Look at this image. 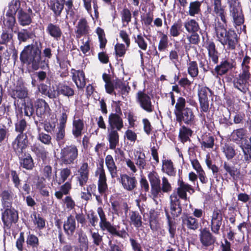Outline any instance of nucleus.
<instances>
[{"mask_svg": "<svg viewBox=\"0 0 251 251\" xmlns=\"http://www.w3.org/2000/svg\"><path fill=\"white\" fill-rule=\"evenodd\" d=\"M216 17L215 30L218 40L224 46H227V50H234L238 43V37L232 30H226V12L225 9L214 13Z\"/></svg>", "mask_w": 251, "mask_h": 251, "instance_id": "f257e3e1", "label": "nucleus"}, {"mask_svg": "<svg viewBox=\"0 0 251 251\" xmlns=\"http://www.w3.org/2000/svg\"><path fill=\"white\" fill-rule=\"evenodd\" d=\"M20 59L34 70L48 67V61L42 57L41 50L37 43L25 46L20 54Z\"/></svg>", "mask_w": 251, "mask_h": 251, "instance_id": "f03ea898", "label": "nucleus"}, {"mask_svg": "<svg viewBox=\"0 0 251 251\" xmlns=\"http://www.w3.org/2000/svg\"><path fill=\"white\" fill-rule=\"evenodd\" d=\"M175 107L177 122L180 124L183 122L187 125H191L194 122L195 116L192 110L186 107V100L184 98L180 97L177 99Z\"/></svg>", "mask_w": 251, "mask_h": 251, "instance_id": "7ed1b4c3", "label": "nucleus"}, {"mask_svg": "<svg viewBox=\"0 0 251 251\" xmlns=\"http://www.w3.org/2000/svg\"><path fill=\"white\" fill-rule=\"evenodd\" d=\"M60 160L62 164L68 165L74 164L77 159L78 151L76 146H66L60 151Z\"/></svg>", "mask_w": 251, "mask_h": 251, "instance_id": "20e7f679", "label": "nucleus"}, {"mask_svg": "<svg viewBox=\"0 0 251 251\" xmlns=\"http://www.w3.org/2000/svg\"><path fill=\"white\" fill-rule=\"evenodd\" d=\"M97 212L100 218L99 225L101 230L104 231L106 230L113 235L120 237H125L126 236V231H124L120 233L117 230L116 228L107 220L106 215L101 207L98 208Z\"/></svg>", "mask_w": 251, "mask_h": 251, "instance_id": "39448f33", "label": "nucleus"}, {"mask_svg": "<svg viewBox=\"0 0 251 251\" xmlns=\"http://www.w3.org/2000/svg\"><path fill=\"white\" fill-rule=\"evenodd\" d=\"M211 90L205 86L199 87L198 89L199 100L201 111L208 112L209 110V97L212 95Z\"/></svg>", "mask_w": 251, "mask_h": 251, "instance_id": "423d86ee", "label": "nucleus"}, {"mask_svg": "<svg viewBox=\"0 0 251 251\" xmlns=\"http://www.w3.org/2000/svg\"><path fill=\"white\" fill-rule=\"evenodd\" d=\"M229 13L236 25H241L244 23V16L239 2L233 1L230 3Z\"/></svg>", "mask_w": 251, "mask_h": 251, "instance_id": "0eeeda50", "label": "nucleus"}, {"mask_svg": "<svg viewBox=\"0 0 251 251\" xmlns=\"http://www.w3.org/2000/svg\"><path fill=\"white\" fill-rule=\"evenodd\" d=\"M136 98L137 103L143 109L149 113L153 111V106L151 101V98L144 91H138Z\"/></svg>", "mask_w": 251, "mask_h": 251, "instance_id": "6e6552de", "label": "nucleus"}, {"mask_svg": "<svg viewBox=\"0 0 251 251\" xmlns=\"http://www.w3.org/2000/svg\"><path fill=\"white\" fill-rule=\"evenodd\" d=\"M251 76V74L241 72L238 77H236L233 81L235 88L241 92L245 93L248 90L249 80Z\"/></svg>", "mask_w": 251, "mask_h": 251, "instance_id": "1a4fd4ad", "label": "nucleus"}, {"mask_svg": "<svg viewBox=\"0 0 251 251\" xmlns=\"http://www.w3.org/2000/svg\"><path fill=\"white\" fill-rule=\"evenodd\" d=\"M211 217V230L213 233L218 234L219 233L220 227L223 223V216L221 210L217 208L214 209Z\"/></svg>", "mask_w": 251, "mask_h": 251, "instance_id": "9d476101", "label": "nucleus"}, {"mask_svg": "<svg viewBox=\"0 0 251 251\" xmlns=\"http://www.w3.org/2000/svg\"><path fill=\"white\" fill-rule=\"evenodd\" d=\"M27 143L26 135L19 134L12 143V147L16 153L20 155L25 151L27 146Z\"/></svg>", "mask_w": 251, "mask_h": 251, "instance_id": "9b49d317", "label": "nucleus"}, {"mask_svg": "<svg viewBox=\"0 0 251 251\" xmlns=\"http://www.w3.org/2000/svg\"><path fill=\"white\" fill-rule=\"evenodd\" d=\"M96 175L98 176L99 178L98 182L99 192L100 194H104L108 190V186L103 164L100 165V166L98 168Z\"/></svg>", "mask_w": 251, "mask_h": 251, "instance_id": "f8f14e48", "label": "nucleus"}, {"mask_svg": "<svg viewBox=\"0 0 251 251\" xmlns=\"http://www.w3.org/2000/svg\"><path fill=\"white\" fill-rule=\"evenodd\" d=\"M170 213L174 218L178 217L181 213L182 208L179 198L177 194H173L170 196Z\"/></svg>", "mask_w": 251, "mask_h": 251, "instance_id": "ddd939ff", "label": "nucleus"}, {"mask_svg": "<svg viewBox=\"0 0 251 251\" xmlns=\"http://www.w3.org/2000/svg\"><path fill=\"white\" fill-rule=\"evenodd\" d=\"M199 238L202 246L208 247L213 245L216 242V238L206 228L200 230Z\"/></svg>", "mask_w": 251, "mask_h": 251, "instance_id": "4468645a", "label": "nucleus"}, {"mask_svg": "<svg viewBox=\"0 0 251 251\" xmlns=\"http://www.w3.org/2000/svg\"><path fill=\"white\" fill-rule=\"evenodd\" d=\"M124 127L122 118L116 113H111L108 117V129L120 131Z\"/></svg>", "mask_w": 251, "mask_h": 251, "instance_id": "2eb2a0df", "label": "nucleus"}, {"mask_svg": "<svg viewBox=\"0 0 251 251\" xmlns=\"http://www.w3.org/2000/svg\"><path fill=\"white\" fill-rule=\"evenodd\" d=\"M194 189L192 187L188 184L181 181H178V187L177 188V193L178 197L182 200H187L188 198L187 196V192L190 194H192L194 193Z\"/></svg>", "mask_w": 251, "mask_h": 251, "instance_id": "dca6fc26", "label": "nucleus"}, {"mask_svg": "<svg viewBox=\"0 0 251 251\" xmlns=\"http://www.w3.org/2000/svg\"><path fill=\"white\" fill-rule=\"evenodd\" d=\"M4 225L9 227L12 223H16L18 219L17 212L14 209H6L2 216Z\"/></svg>", "mask_w": 251, "mask_h": 251, "instance_id": "f3484780", "label": "nucleus"}, {"mask_svg": "<svg viewBox=\"0 0 251 251\" xmlns=\"http://www.w3.org/2000/svg\"><path fill=\"white\" fill-rule=\"evenodd\" d=\"M72 79L78 89L83 88L86 85L84 73L82 71L72 69Z\"/></svg>", "mask_w": 251, "mask_h": 251, "instance_id": "a211bd4d", "label": "nucleus"}, {"mask_svg": "<svg viewBox=\"0 0 251 251\" xmlns=\"http://www.w3.org/2000/svg\"><path fill=\"white\" fill-rule=\"evenodd\" d=\"M120 182L124 189L128 191L133 190L136 186L137 181L135 177H131L126 174L121 175Z\"/></svg>", "mask_w": 251, "mask_h": 251, "instance_id": "6ab92c4d", "label": "nucleus"}, {"mask_svg": "<svg viewBox=\"0 0 251 251\" xmlns=\"http://www.w3.org/2000/svg\"><path fill=\"white\" fill-rule=\"evenodd\" d=\"M148 178L151 186V193L154 197L156 192L160 190V177L156 172L152 171L148 174Z\"/></svg>", "mask_w": 251, "mask_h": 251, "instance_id": "aec40b11", "label": "nucleus"}, {"mask_svg": "<svg viewBox=\"0 0 251 251\" xmlns=\"http://www.w3.org/2000/svg\"><path fill=\"white\" fill-rule=\"evenodd\" d=\"M63 228L65 233L68 236H72L76 229V223L75 217L72 215L68 217L64 222Z\"/></svg>", "mask_w": 251, "mask_h": 251, "instance_id": "412c9836", "label": "nucleus"}, {"mask_svg": "<svg viewBox=\"0 0 251 251\" xmlns=\"http://www.w3.org/2000/svg\"><path fill=\"white\" fill-rule=\"evenodd\" d=\"M240 146L244 153V160L249 163L251 162V137L249 138L246 137Z\"/></svg>", "mask_w": 251, "mask_h": 251, "instance_id": "4be33fe9", "label": "nucleus"}, {"mask_svg": "<svg viewBox=\"0 0 251 251\" xmlns=\"http://www.w3.org/2000/svg\"><path fill=\"white\" fill-rule=\"evenodd\" d=\"M78 175L77 176V180L78 181L80 186H84L88 179L89 170L87 163L82 164L78 171Z\"/></svg>", "mask_w": 251, "mask_h": 251, "instance_id": "5701e85b", "label": "nucleus"}, {"mask_svg": "<svg viewBox=\"0 0 251 251\" xmlns=\"http://www.w3.org/2000/svg\"><path fill=\"white\" fill-rule=\"evenodd\" d=\"M247 134V130L244 128L242 127L234 129L230 134V140L240 145L241 143L246 137Z\"/></svg>", "mask_w": 251, "mask_h": 251, "instance_id": "b1692460", "label": "nucleus"}, {"mask_svg": "<svg viewBox=\"0 0 251 251\" xmlns=\"http://www.w3.org/2000/svg\"><path fill=\"white\" fill-rule=\"evenodd\" d=\"M89 30V27L87 20L85 18H81L76 26L75 32L76 34V37L79 38L81 36L86 35L88 33Z\"/></svg>", "mask_w": 251, "mask_h": 251, "instance_id": "393cba45", "label": "nucleus"}, {"mask_svg": "<svg viewBox=\"0 0 251 251\" xmlns=\"http://www.w3.org/2000/svg\"><path fill=\"white\" fill-rule=\"evenodd\" d=\"M235 64L232 60H225L215 67V71L218 75H222L235 67Z\"/></svg>", "mask_w": 251, "mask_h": 251, "instance_id": "a878e982", "label": "nucleus"}, {"mask_svg": "<svg viewBox=\"0 0 251 251\" xmlns=\"http://www.w3.org/2000/svg\"><path fill=\"white\" fill-rule=\"evenodd\" d=\"M11 97L16 99H24L25 101L29 99L28 97V90L26 87L24 86H16V88L12 90L11 92Z\"/></svg>", "mask_w": 251, "mask_h": 251, "instance_id": "bb28decb", "label": "nucleus"}, {"mask_svg": "<svg viewBox=\"0 0 251 251\" xmlns=\"http://www.w3.org/2000/svg\"><path fill=\"white\" fill-rule=\"evenodd\" d=\"M207 50L209 59L214 64H217L219 60V53L216 49L215 44L213 42H209L206 47Z\"/></svg>", "mask_w": 251, "mask_h": 251, "instance_id": "cd10ccee", "label": "nucleus"}, {"mask_svg": "<svg viewBox=\"0 0 251 251\" xmlns=\"http://www.w3.org/2000/svg\"><path fill=\"white\" fill-rule=\"evenodd\" d=\"M56 95H62L68 98L73 97L75 94V91L73 88L65 84H59L57 88Z\"/></svg>", "mask_w": 251, "mask_h": 251, "instance_id": "c85d7f7f", "label": "nucleus"}, {"mask_svg": "<svg viewBox=\"0 0 251 251\" xmlns=\"http://www.w3.org/2000/svg\"><path fill=\"white\" fill-rule=\"evenodd\" d=\"M105 164L110 174L111 177H117L118 176L117 167H116L113 158L111 155H108L106 156Z\"/></svg>", "mask_w": 251, "mask_h": 251, "instance_id": "c756f323", "label": "nucleus"}, {"mask_svg": "<svg viewBox=\"0 0 251 251\" xmlns=\"http://www.w3.org/2000/svg\"><path fill=\"white\" fill-rule=\"evenodd\" d=\"M46 31L50 36L56 40L60 39L62 35V31L60 27L52 23H49L47 25Z\"/></svg>", "mask_w": 251, "mask_h": 251, "instance_id": "7c9ffc66", "label": "nucleus"}, {"mask_svg": "<svg viewBox=\"0 0 251 251\" xmlns=\"http://www.w3.org/2000/svg\"><path fill=\"white\" fill-rule=\"evenodd\" d=\"M202 2L198 0L191 1L189 3L186 13L191 17H195L201 12V6Z\"/></svg>", "mask_w": 251, "mask_h": 251, "instance_id": "2f4dec72", "label": "nucleus"}, {"mask_svg": "<svg viewBox=\"0 0 251 251\" xmlns=\"http://www.w3.org/2000/svg\"><path fill=\"white\" fill-rule=\"evenodd\" d=\"M108 139L109 142V148L113 150L119 143V134L116 130L108 129Z\"/></svg>", "mask_w": 251, "mask_h": 251, "instance_id": "473e14b6", "label": "nucleus"}, {"mask_svg": "<svg viewBox=\"0 0 251 251\" xmlns=\"http://www.w3.org/2000/svg\"><path fill=\"white\" fill-rule=\"evenodd\" d=\"M102 78L105 83V88L106 92L109 94L114 93L116 96V93L114 91L115 89L116 80L111 81L110 76L106 74H103Z\"/></svg>", "mask_w": 251, "mask_h": 251, "instance_id": "72a5a7b5", "label": "nucleus"}, {"mask_svg": "<svg viewBox=\"0 0 251 251\" xmlns=\"http://www.w3.org/2000/svg\"><path fill=\"white\" fill-rule=\"evenodd\" d=\"M182 223L191 230H195L199 227L198 220L193 216H186L182 219Z\"/></svg>", "mask_w": 251, "mask_h": 251, "instance_id": "f704fd0d", "label": "nucleus"}, {"mask_svg": "<svg viewBox=\"0 0 251 251\" xmlns=\"http://www.w3.org/2000/svg\"><path fill=\"white\" fill-rule=\"evenodd\" d=\"M135 161L136 165L141 172L143 170L146 169L147 161L144 153L141 151H137L135 155Z\"/></svg>", "mask_w": 251, "mask_h": 251, "instance_id": "c9c22d12", "label": "nucleus"}, {"mask_svg": "<svg viewBox=\"0 0 251 251\" xmlns=\"http://www.w3.org/2000/svg\"><path fill=\"white\" fill-rule=\"evenodd\" d=\"M18 21L22 26L28 25L32 22L30 15L21 10L18 12Z\"/></svg>", "mask_w": 251, "mask_h": 251, "instance_id": "e433bc0d", "label": "nucleus"}, {"mask_svg": "<svg viewBox=\"0 0 251 251\" xmlns=\"http://www.w3.org/2000/svg\"><path fill=\"white\" fill-rule=\"evenodd\" d=\"M50 86L42 83L38 85V90L42 94L47 96L49 98L53 99L57 97L56 92L54 90L50 91Z\"/></svg>", "mask_w": 251, "mask_h": 251, "instance_id": "4c0bfd02", "label": "nucleus"}, {"mask_svg": "<svg viewBox=\"0 0 251 251\" xmlns=\"http://www.w3.org/2000/svg\"><path fill=\"white\" fill-rule=\"evenodd\" d=\"M172 187L171 184L169 182L166 177H163L162 178V183L160 185V190L156 192L154 198H157L158 195L162 193H169L172 191Z\"/></svg>", "mask_w": 251, "mask_h": 251, "instance_id": "58836bf2", "label": "nucleus"}, {"mask_svg": "<svg viewBox=\"0 0 251 251\" xmlns=\"http://www.w3.org/2000/svg\"><path fill=\"white\" fill-rule=\"evenodd\" d=\"M192 133L193 131L190 128L183 126L179 129L178 136L181 141L185 143L190 140V137L192 136Z\"/></svg>", "mask_w": 251, "mask_h": 251, "instance_id": "ea45409f", "label": "nucleus"}, {"mask_svg": "<svg viewBox=\"0 0 251 251\" xmlns=\"http://www.w3.org/2000/svg\"><path fill=\"white\" fill-rule=\"evenodd\" d=\"M129 223L136 228L142 226V222L141 216L139 213L132 211L129 213Z\"/></svg>", "mask_w": 251, "mask_h": 251, "instance_id": "a19ab883", "label": "nucleus"}, {"mask_svg": "<svg viewBox=\"0 0 251 251\" xmlns=\"http://www.w3.org/2000/svg\"><path fill=\"white\" fill-rule=\"evenodd\" d=\"M162 170L170 176H174L176 174L173 163L171 160H163Z\"/></svg>", "mask_w": 251, "mask_h": 251, "instance_id": "79ce46f5", "label": "nucleus"}, {"mask_svg": "<svg viewBox=\"0 0 251 251\" xmlns=\"http://www.w3.org/2000/svg\"><path fill=\"white\" fill-rule=\"evenodd\" d=\"M184 25L189 33H196L200 29L198 23L194 19L188 20L184 23Z\"/></svg>", "mask_w": 251, "mask_h": 251, "instance_id": "37998d69", "label": "nucleus"}, {"mask_svg": "<svg viewBox=\"0 0 251 251\" xmlns=\"http://www.w3.org/2000/svg\"><path fill=\"white\" fill-rule=\"evenodd\" d=\"M37 114L42 115L49 108L48 104L42 99H39L36 102Z\"/></svg>", "mask_w": 251, "mask_h": 251, "instance_id": "c03bdc74", "label": "nucleus"}, {"mask_svg": "<svg viewBox=\"0 0 251 251\" xmlns=\"http://www.w3.org/2000/svg\"><path fill=\"white\" fill-rule=\"evenodd\" d=\"M71 189L72 185L71 182H66L61 186L60 191L55 192L54 195L57 199H61L63 195H67L69 194Z\"/></svg>", "mask_w": 251, "mask_h": 251, "instance_id": "a18cd8bd", "label": "nucleus"}, {"mask_svg": "<svg viewBox=\"0 0 251 251\" xmlns=\"http://www.w3.org/2000/svg\"><path fill=\"white\" fill-rule=\"evenodd\" d=\"M84 124L81 120H75L73 122V134L77 138L82 134V131L83 129Z\"/></svg>", "mask_w": 251, "mask_h": 251, "instance_id": "49530a36", "label": "nucleus"}, {"mask_svg": "<svg viewBox=\"0 0 251 251\" xmlns=\"http://www.w3.org/2000/svg\"><path fill=\"white\" fill-rule=\"evenodd\" d=\"M31 150L38 157L41 158L43 161L46 159L48 152L44 147L39 145H34L31 147Z\"/></svg>", "mask_w": 251, "mask_h": 251, "instance_id": "de8ad7c7", "label": "nucleus"}, {"mask_svg": "<svg viewBox=\"0 0 251 251\" xmlns=\"http://www.w3.org/2000/svg\"><path fill=\"white\" fill-rule=\"evenodd\" d=\"M115 89H119L120 90V94L123 99L128 95L130 88L125 83H123L120 80H116L115 83Z\"/></svg>", "mask_w": 251, "mask_h": 251, "instance_id": "09e8293b", "label": "nucleus"}, {"mask_svg": "<svg viewBox=\"0 0 251 251\" xmlns=\"http://www.w3.org/2000/svg\"><path fill=\"white\" fill-rule=\"evenodd\" d=\"M78 241L80 251H87L88 249V240L87 236L83 232L78 233Z\"/></svg>", "mask_w": 251, "mask_h": 251, "instance_id": "8fccbe9b", "label": "nucleus"}, {"mask_svg": "<svg viewBox=\"0 0 251 251\" xmlns=\"http://www.w3.org/2000/svg\"><path fill=\"white\" fill-rule=\"evenodd\" d=\"M222 150L228 160L233 158L236 154L235 151L233 147L230 145L227 144H225L222 147Z\"/></svg>", "mask_w": 251, "mask_h": 251, "instance_id": "3c124183", "label": "nucleus"}, {"mask_svg": "<svg viewBox=\"0 0 251 251\" xmlns=\"http://www.w3.org/2000/svg\"><path fill=\"white\" fill-rule=\"evenodd\" d=\"M85 8L87 11L88 13L91 14L92 13V6L91 3H93V8L95 11L96 15L98 14V6L97 5V0H82Z\"/></svg>", "mask_w": 251, "mask_h": 251, "instance_id": "603ef678", "label": "nucleus"}, {"mask_svg": "<svg viewBox=\"0 0 251 251\" xmlns=\"http://www.w3.org/2000/svg\"><path fill=\"white\" fill-rule=\"evenodd\" d=\"M214 140L212 136L209 135H203L201 144L202 147L204 148H212L214 146Z\"/></svg>", "mask_w": 251, "mask_h": 251, "instance_id": "864d4df0", "label": "nucleus"}, {"mask_svg": "<svg viewBox=\"0 0 251 251\" xmlns=\"http://www.w3.org/2000/svg\"><path fill=\"white\" fill-rule=\"evenodd\" d=\"M188 73L193 78L196 77L199 74V69L196 61H190L188 64Z\"/></svg>", "mask_w": 251, "mask_h": 251, "instance_id": "5fc2aeb1", "label": "nucleus"}, {"mask_svg": "<svg viewBox=\"0 0 251 251\" xmlns=\"http://www.w3.org/2000/svg\"><path fill=\"white\" fill-rule=\"evenodd\" d=\"M20 1L19 0H13L9 4L7 15H14L20 7Z\"/></svg>", "mask_w": 251, "mask_h": 251, "instance_id": "6e6d98bb", "label": "nucleus"}, {"mask_svg": "<svg viewBox=\"0 0 251 251\" xmlns=\"http://www.w3.org/2000/svg\"><path fill=\"white\" fill-rule=\"evenodd\" d=\"M26 243L32 248L33 251L35 249H38L39 245V239L37 236L33 234H29L26 239Z\"/></svg>", "mask_w": 251, "mask_h": 251, "instance_id": "4d7b16f0", "label": "nucleus"}, {"mask_svg": "<svg viewBox=\"0 0 251 251\" xmlns=\"http://www.w3.org/2000/svg\"><path fill=\"white\" fill-rule=\"evenodd\" d=\"M21 166L27 170H31L34 167L33 160L30 155L22 159L20 161Z\"/></svg>", "mask_w": 251, "mask_h": 251, "instance_id": "13d9d810", "label": "nucleus"}, {"mask_svg": "<svg viewBox=\"0 0 251 251\" xmlns=\"http://www.w3.org/2000/svg\"><path fill=\"white\" fill-rule=\"evenodd\" d=\"M71 170L68 168L62 169L59 173V177L58 180L59 184H61L64 182L68 177L71 175Z\"/></svg>", "mask_w": 251, "mask_h": 251, "instance_id": "bf43d9fd", "label": "nucleus"}, {"mask_svg": "<svg viewBox=\"0 0 251 251\" xmlns=\"http://www.w3.org/2000/svg\"><path fill=\"white\" fill-rule=\"evenodd\" d=\"M135 42L137 44L139 48L143 50L147 49L148 44L145 40L144 37L141 34L135 37Z\"/></svg>", "mask_w": 251, "mask_h": 251, "instance_id": "052dcab7", "label": "nucleus"}, {"mask_svg": "<svg viewBox=\"0 0 251 251\" xmlns=\"http://www.w3.org/2000/svg\"><path fill=\"white\" fill-rule=\"evenodd\" d=\"M27 102L25 101L24 113L25 115L30 117L34 112V108L31 100L30 99L26 100Z\"/></svg>", "mask_w": 251, "mask_h": 251, "instance_id": "680f3d73", "label": "nucleus"}, {"mask_svg": "<svg viewBox=\"0 0 251 251\" xmlns=\"http://www.w3.org/2000/svg\"><path fill=\"white\" fill-rule=\"evenodd\" d=\"M251 58L248 55H245L242 63V73L251 74L250 72Z\"/></svg>", "mask_w": 251, "mask_h": 251, "instance_id": "e2e57ef3", "label": "nucleus"}, {"mask_svg": "<svg viewBox=\"0 0 251 251\" xmlns=\"http://www.w3.org/2000/svg\"><path fill=\"white\" fill-rule=\"evenodd\" d=\"M93 242L97 246H99L102 243V236L101 235L98 231L93 232L91 230L90 231Z\"/></svg>", "mask_w": 251, "mask_h": 251, "instance_id": "0e129e2a", "label": "nucleus"}, {"mask_svg": "<svg viewBox=\"0 0 251 251\" xmlns=\"http://www.w3.org/2000/svg\"><path fill=\"white\" fill-rule=\"evenodd\" d=\"M37 139L42 143L46 145H52L51 137L46 133L42 132L39 134Z\"/></svg>", "mask_w": 251, "mask_h": 251, "instance_id": "69168bd1", "label": "nucleus"}, {"mask_svg": "<svg viewBox=\"0 0 251 251\" xmlns=\"http://www.w3.org/2000/svg\"><path fill=\"white\" fill-rule=\"evenodd\" d=\"M27 127V123L25 120L21 119L17 121L15 124V130L20 133L24 134V131Z\"/></svg>", "mask_w": 251, "mask_h": 251, "instance_id": "338daca9", "label": "nucleus"}, {"mask_svg": "<svg viewBox=\"0 0 251 251\" xmlns=\"http://www.w3.org/2000/svg\"><path fill=\"white\" fill-rule=\"evenodd\" d=\"M97 33L99 36L100 42V48L101 49L104 48L107 43V40L105 37L104 32L102 29L100 27H98L97 29Z\"/></svg>", "mask_w": 251, "mask_h": 251, "instance_id": "774afa93", "label": "nucleus"}]
</instances>
